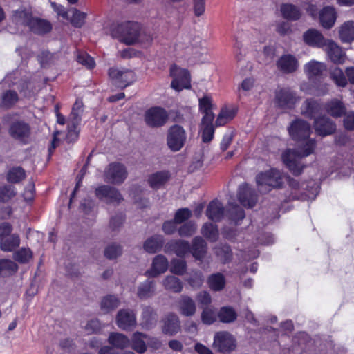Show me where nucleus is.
Listing matches in <instances>:
<instances>
[{
	"mask_svg": "<svg viewBox=\"0 0 354 354\" xmlns=\"http://www.w3.org/2000/svg\"><path fill=\"white\" fill-rule=\"evenodd\" d=\"M292 138L297 141L305 142L300 151L286 150L282 154V160L290 171L295 175L301 174L303 166L300 160L313 153L315 147V141L308 139L310 133V124L302 120H296L288 129Z\"/></svg>",
	"mask_w": 354,
	"mask_h": 354,
	"instance_id": "1",
	"label": "nucleus"
},
{
	"mask_svg": "<svg viewBox=\"0 0 354 354\" xmlns=\"http://www.w3.org/2000/svg\"><path fill=\"white\" fill-rule=\"evenodd\" d=\"M111 35L127 44L132 45L141 43L149 45L152 37L140 32V26L134 22L126 21L121 24L113 22L109 28Z\"/></svg>",
	"mask_w": 354,
	"mask_h": 354,
	"instance_id": "2",
	"label": "nucleus"
},
{
	"mask_svg": "<svg viewBox=\"0 0 354 354\" xmlns=\"http://www.w3.org/2000/svg\"><path fill=\"white\" fill-rule=\"evenodd\" d=\"M13 19L17 24H24L30 30L37 34H44L51 30L50 24L44 19L34 18L31 14L24 9L16 10L13 15Z\"/></svg>",
	"mask_w": 354,
	"mask_h": 354,
	"instance_id": "3",
	"label": "nucleus"
},
{
	"mask_svg": "<svg viewBox=\"0 0 354 354\" xmlns=\"http://www.w3.org/2000/svg\"><path fill=\"white\" fill-rule=\"evenodd\" d=\"M283 176L275 169L259 173L256 181L259 191L263 193L269 192L272 188L280 187L283 183Z\"/></svg>",
	"mask_w": 354,
	"mask_h": 354,
	"instance_id": "4",
	"label": "nucleus"
},
{
	"mask_svg": "<svg viewBox=\"0 0 354 354\" xmlns=\"http://www.w3.org/2000/svg\"><path fill=\"white\" fill-rule=\"evenodd\" d=\"M83 113V102L77 100L73 106L71 113L67 122L68 133L66 140L68 142H73L78 137V125L81 121Z\"/></svg>",
	"mask_w": 354,
	"mask_h": 354,
	"instance_id": "5",
	"label": "nucleus"
},
{
	"mask_svg": "<svg viewBox=\"0 0 354 354\" xmlns=\"http://www.w3.org/2000/svg\"><path fill=\"white\" fill-rule=\"evenodd\" d=\"M170 75L173 78L171 86L174 90L180 91L191 88L190 74L187 69L173 65L170 68Z\"/></svg>",
	"mask_w": 354,
	"mask_h": 354,
	"instance_id": "6",
	"label": "nucleus"
},
{
	"mask_svg": "<svg viewBox=\"0 0 354 354\" xmlns=\"http://www.w3.org/2000/svg\"><path fill=\"white\" fill-rule=\"evenodd\" d=\"M109 77L114 85L121 88L130 85L136 80L133 71L123 68H111L109 70Z\"/></svg>",
	"mask_w": 354,
	"mask_h": 354,
	"instance_id": "7",
	"label": "nucleus"
},
{
	"mask_svg": "<svg viewBox=\"0 0 354 354\" xmlns=\"http://www.w3.org/2000/svg\"><path fill=\"white\" fill-rule=\"evenodd\" d=\"M186 139V132L181 126L175 124L169 129L167 142L169 148L171 151H180L184 146Z\"/></svg>",
	"mask_w": 354,
	"mask_h": 354,
	"instance_id": "8",
	"label": "nucleus"
},
{
	"mask_svg": "<svg viewBox=\"0 0 354 354\" xmlns=\"http://www.w3.org/2000/svg\"><path fill=\"white\" fill-rule=\"evenodd\" d=\"M168 120V113L165 109L159 106L149 109L145 113L146 124L151 127L163 126Z\"/></svg>",
	"mask_w": 354,
	"mask_h": 354,
	"instance_id": "9",
	"label": "nucleus"
},
{
	"mask_svg": "<svg viewBox=\"0 0 354 354\" xmlns=\"http://www.w3.org/2000/svg\"><path fill=\"white\" fill-rule=\"evenodd\" d=\"M8 132L12 138L24 143L28 142L31 134L30 125L20 120L12 122L10 125Z\"/></svg>",
	"mask_w": 354,
	"mask_h": 354,
	"instance_id": "10",
	"label": "nucleus"
},
{
	"mask_svg": "<svg viewBox=\"0 0 354 354\" xmlns=\"http://www.w3.org/2000/svg\"><path fill=\"white\" fill-rule=\"evenodd\" d=\"M214 347L218 351L227 353L236 348V339L232 335L227 332H219L214 335Z\"/></svg>",
	"mask_w": 354,
	"mask_h": 354,
	"instance_id": "11",
	"label": "nucleus"
},
{
	"mask_svg": "<svg viewBox=\"0 0 354 354\" xmlns=\"http://www.w3.org/2000/svg\"><path fill=\"white\" fill-rule=\"evenodd\" d=\"M127 176V169L120 163L110 164L104 173L105 180L113 184L122 183Z\"/></svg>",
	"mask_w": 354,
	"mask_h": 354,
	"instance_id": "12",
	"label": "nucleus"
},
{
	"mask_svg": "<svg viewBox=\"0 0 354 354\" xmlns=\"http://www.w3.org/2000/svg\"><path fill=\"white\" fill-rule=\"evenodd\" d=\"M95 194L99 199L108 203H118L122 200L118 189L107 185H102L97 188Z\"/></svg>",
	"mask_w": 354,
	"mask_h": 354,
	"instance_id": "13",
	"label": "nucleus"
},
{
	"mask_svg": "<svg viewBox=\"0 0 354 354\" xmlns=\"http://www.w3.org/2000/svg\"><path fill=\"white\" fill-rule=\"evenodd\" d=\"M303 40L309 46L323 49L329 39H326L319 30L310 28L303 34Z\"/></svg>",
	"mask_w": 354,
	"mask_h": 354,
	"instance_id": "14",
	"label": "nucleus"
},
{
	"mask_svg": "<svg viewBox=\"0 0 354 354\" xmlns=\"http://www.w3.org/2000/svg\"><path fill=\"white\" fill-rule=\"evenodd\" d=\"M276 102L283 109H290L296 103L297 98L289 88H279L276 91Z\"/></svg>",
	"mask_w": 354,
	"mask_h": 354,
	"instance_id": "15",
	"label": "nucleus"
},
{
	"mask_svg": "<svg viewBox=\"0 0 354 354\" xmlns=\"http://www.w3.org/2000/svg\"><path fill=\"white\" fill-rule=\"evenodd\" d=\"M277 68L284 73L295 72L299 67L297 59L292 55H283L277 62Z\"/></svg>",
	"mask_w": 354,
	"mask_h": 354,
	"instance_id": "16",
	"label": "nucleus"
},
{
	"mask_svg": "<svg viewBox=\"0 0 354 354\" xmlns=\"http://www.w3.org/2000/svg\"><path fill=\"white\" fill-rule=\"evenodd\" d=\"M330 59L335 64H342L345 60V53L333 40L329 39L324 48Z\"/></svg>",
	"mask_w": 354,
	"mask_h": 354,
	"instance_id": "17",
	"label": "nucleus"
},
{
	"mask_svg": "<svg viewBox=\"0 0 354 354\" xmlns=\"http://www.w3.org/2000/svg\"><path fill=\"white\" fill-rule=\"evenodd\" d=\"M198 106L200 111L203 114V121H213L214 114L212 112L214 108L212 97L209 95H205L198 100Z\"/></svg>",
	"mask_w": 354,
	"mask_h": 354,
	"instance_id": "18",
	"label": "nucleus"
},
{
	"mask_svg": "<svg viewBox=\"0 0 354 354\" xmlns=\"http://www.w3.org/2000/svg\"><path fill=\"white\" fill-rule=\"evenodd\" d=\"M319 22L322 26L326 29L332 28L337 19L335 9L331 6L324 7L319 12Z\"/></svg>",
	"mask_w": 354,
	"mask_h": 354,
	"instance_id": "19",
	"label": "nucleus"
},
{
	"mask_svg": "<svg viewBox=\"0 0 354 354\" xmlns=\"http://www.w3.org/2000/svg\"><path fill=\"white\" fill-rule=\"evenodd\" d=\"M238 198L240 203L245 207H252L254 206L257 198L248 184H243L239 186Z\"/></svg>",
	"mask_w": 354,
	"mask_h": 354,
	"instance_id": "20",
	"label": "nucleus"
},
{
	"mask_svg": "<svg viewBox=\"0 0 354 354\" xmlns=\"http://www.w3.org/2000/svg\"><path fill=\"white\" fill-rule=\"evenodd\" d=\"M238 108L233 104L223 106L216 118V126H223L231 121L236 115Z\"/></svg>",
	"mask_w": 354,
	"mask_h": 354,
	"instance_id": "21",
	"label": "nucleus"
},
{
	"mask_svg": "<svg viewBox=\"0 0 354 354\" xmlns=\"http://www.w3.org/2000/svg\"><path fill=\"white\" fill-rule=\"evenodd\" d=\"M136 317L131 310H120L117 316V324L123 330H129L136 325Z\"/></svg>",
	"mask_w": 354,
	"mask_h": 354,
	"instance_id": "22",
	"label": "nucleus"
},
{
	"mask_svg": "<svg viewBox=\"0 0 354 354\" xmlns=\"http://www.w3.org/2000/svg\"><path fill=\"white\" fill-rule=\"evenodd\" d=\"M314 127L317 133L322 136L330 135L335 130V124L326 117L316 118Z\"/></svg>",
	"mask_w": 354,
	"mask_h": 354,
	"instance_id": "23",
	"label": "nucleus"
},
{
	"mask_svg": "<svg viewBox=\"0 0 354 354\" xmlns=\"http://www.w3.org/2000/svg\"><path fill=\"white\" fill-rule=\"evenodd\" d=\"M167 268V259L162 255H158L153 259L151 270L147 271L146 274L149 277H154L165 272Z\"/></svg>",
	"mask_w": 354,
	"mask_h": 354,
	"instance_id": "24",
	"label": "nucleus"
},
{
	"mask_svg": "<svg viewBox=\"0 0 354 354\" xmlns=\"http://www.w3.org/2000/svg\"><path fill=\"white\" fill-rule=\"evenodd\" d=\"M304 71L310 80L319 77L326 70V65L315 60H311L304 66Z\"/></svg>",
	"mask_w": 354,
	"mask_h": 354,
	"instance_id": "25",
	"label": "nucleus"
},
{
	"mask_svg": "<svg viewBox=\"0 0 354 354\" xmlns=\"http://www.w3.org/2000/svg\"><path fill=\"white\" fill-rule=\"evenodd\" d=\"M280 12L284 19L290 21H297L301 16L300 9L291 3H282L280 6Z\"/></svg>",
	"mask_w": 354,
	"mask_h": 354,
	"instance_id": "26",
	"label": "nucleus"
},
{
	"mask_svg": "<svg viewBox=\"0 0 354 354\" xmlns=\"http://www.w3.org/2000/svg\"><path fill=\"white\" fill-rule=\"evenodd\" d=\"M223 204L217 200L209 203L206 210L207 216L213 221H220L223 216Z\"/></svg>",
	"mask_w": 354,
	"mask_h": 354,
	"instance_id": "27",
	"label": "nucleus"
},
{
	"mask_svg": "<svg viewBox=\"0 0 354 354\" xmlns=\"http://www.w3.org/2000/svg\"><path fill=\"white\" fill-rule=\"evenodd\" d=\"M162 332L164 334L173 335L176 334L180 328L179 320L174 314H169L163 321Z\"/></svg>",
	"mask_w": 354,
	"mask_h": 354,
	"instance_id": "28",
	"label": "nucleus"
},
{
	"mask_svg": "<svg viewBox=\"0 0 354 354\" xmlns=\"http://www.w3.org/2000/svg\"><path fill=\"white\" fill-rule=\"evenodd\" d=\"M339 36L344 43H351L354 40V21L344 22L339 29Z\"/></svg>",
	"mask_w": 354,
	"mask_h": 354,
	"instance_id": "29",
	"label": "nucleus"
},
{
	"mask_svg": "<svg viewBox=\"0 0 354 354\" xmlns=\"http://www.w3.org/2000/svg\"><path fill=\"white\" fill-rule=\"evenodd\" d=\"M326 112L335 118L341 117L345 112L346 108L341 100L333 99L328 102L325 106Z\"/></svg>",
	"mask_w": 354,
	"mask_h": 354,
	"instance_id": "30",
	"label": "nucleus"
},
{
	"mask_svg": "<svg viewBox=\"0 0 354 354\" xmlns=\"http://www.w3.org/2000/svg\"><path fill=\"white\" fill-rule=\"evenodd\" d=\"M169 178L168 171H162L153 174L149 177L148 182L153 189H158L164 185Z\"/></svg>",
	"mask_w": 354,
	"mask_h": 354,
	"instance_id": "31",
	"label": "nucleus"
},
{
	"mask_svg": "<svg viewBox=\"0 0 354 354\" xmlns=\"http://www.w3.org/2000/svg\"><path fill=\"white\" fill-rule=\"evenodd\" d=\"M20 244L19 235L9 234L0 241V248L4 252H11Z\"/></svg>",
	"mask_w": 354,
	"mask_h": 354,
	"instance_id": "32",
	"label": "nucleus"
},
{
	"mask_svg": "<svg viewBox=\"0 0 354 354\" xmlns=\"http://www.w3.org/2000/svg\"><path fill=\"white\" fill-rule=\"evenodd\" d=\"M180 313L185 316H192L196 312V305L192 299L183 297L180 301Z\"/></svg>",
	"mask_w": 354,
	"mask_h": 354,
	"instance_id": "33",
	"label": "nucleus"
},
{
	"mask_svg": "<svg viewBox=\"0 0 354 354\" xmlns=\"http://www.w3.org/2000/svg\"><path fill=\"white\" fill-rule=\"evenodd\" d=\"M206 252V243L201 237H196L193 240L192 253L197 259H201Z\"/></svg>",
	"mask_w": 354,
	"mask_h": 354,
	"instance_id": "34",
	"label": "nucleus"
},
{
	"mask_svg": "<svg viewBox=\"0 0 354 354\" xmlns=\"http://www.w3.org/2000/svg\"><path fill=\"white\" fill-rule=\"evenodd\" d=\"M163 239L161 236H156L147 239L144 243V249L149 253H156L162 247Z\"/></svg>",
	"mask_w": 354,
	"mask_h": 354,
	"instance_id": "35",
	"label": "nucleus"
},
{
	"mask_svg": "<svg viewBox=\"0 0 354 354\" xmlns=\"http://www.w3.org/2000/svg\"><path fill=\"white\" fill-rule=\"evenodd\" d=\"M320 105L314 100H306L302 108L301 113L307 117L313 118L319 111Z\"/></svg>",
	"mask_w": 354,
	"mask_h": 354,
	"instance_id": "36",
	"label": "nucleus"
},
{
	"mask_svg": "<svg viewBox=\"0 0 354 354\" xmlns=\"http://www.w3.org/2000/svg\"><path fill=\"white\" fill-rule=\"evenodd\" d=\"M209 288L214 291L222 290L225 284V279L222 274L217 273L211 275L207 280Z\"/></svg>",
	"mask_w": 354,
	"mask_h": 354,
	"instance_id": "37",
	"label": "nucleus"
},
{
	"mask_svg": "<svg viewBox=\"0 0 354 354\" xmlns=\"http://www.w3.org/2000/svg\"><path fill=\"white\" fill-rule=\"evenodd\" d=\"M18 267L17 264L9 259L0 260V275L9 276L17 272Z\"/></svg>",
	"mask_w": 354,
	"mask_h": 354,
	"instance_id": "38",
	"label": "nucleus"
},
{
	"mask_svg": "<svg viewBox=\"0 0 354 354\" xmlns=\"http://www.w3.org/2000/svg\"><path fill=\"white\" fill-rule=\"evenodd\" d=\"M301 89L304 92L310 95H325L328 91V85L326 84H316L313 88H310L308 87V85L307 83H303L301 85Z\"/></svg>",
	"mask_w": 354,
	"mask_h": 354,
	"instance_id": "39",
	"label": "nucleus"
},
{
	"mask_svg": "<svg viewBox=\"0 0 354 354\" xmlns=\"http://www.w3.org/2000/svg\"><path fill=\"white\" fill-rule=\"evenodd\" d=\"M109 343L116 348H123L129 346L128 338L120 333H111L109 337Z\"/></svg>",
	"mask_w": 354,
	"mask_h": 354,
	"instance_id": "40",
	"label": "nucleus"
},
{
	"mask_svg": "<svg viewBox=\"0 0 354 354\" xmlns=\"http://www.w3.org/2000/svg\"><path fill=\"white\" fill-rule=\"evenodd\" d=\"M86 14L75 8L70 9L69 18L71 23L75 27H81L84 24Z\"/></svg>",
	"mask_w": 354,
	"mask_h": 354,
	"instance_id": "41",
	"label": "nucleus"
},
{
	"mask_svg": "<svg viewBox=\"0 0 354 354\" xmlns=\"http://www.w3.org/2000/svg\"><path fill=\"white\" fill-rule=\"evenodd\" d=\"M213 121L202 120V140L204 142H209L214 138V128Z\"/></svg>",
	"mask_w": 354,
	"mask_h": 354,
	"instance_id": "42",
	"label": "nucleus"
},
{
	"mask_svg": "<svg viewBox=\"0 0 354 354\" xmlns=\"http://www.w3.org/2000/svg\"><path fill=\"white\" fill-rule=\"evenodd\" d=\"M163 286L167 290L174 292H179L182 290L183 286L180 280L174 276H169L163 281Z\"/></svg>",
	"mask_w": 354,
	"mask_h": 354,
	"instance_id": "43",
	"label": "nucleus"
},
{
	"mask_svg": "<svg viewBox=\"0 0 354 354\" xmlns=\"http://www.w3.org/2000/svg\"><path fill=\"white\" fill-rule=\"evenodd\" d=\"M220 321L224 323L234 322L236 318L235 310L231 307H223L218 315Z\"/></svg>",
	"mask_w": 354,
	"mask_h": 354,
	"instance_id": "44",
	"label": "nucleus"
},
{
	"mask_svg": "<svg viewBox=\"0 0 354 354\" xmlns=\"http://www.w3.org/2000/svg\"><path fill=\"white\" fill-rule=\"evenodd\" d=\"M146 338L142 333H136L133 334L132 340V348L138 353H142L146 349L147 346L144 339Z\"/></svg>",
	"mask_w": 354,
	"mask_h": 354,
	"instance_id": "45",
	"label": "nucleus"
},
{
	"mask_svg": "<svg viewBox=\"0 0 354 354\" xmlns=\"http://www.w3.org/2000/svg\"><path fill=\"white\" fill-rule=\"evenodd\" d=\"M203 235L212 241L217 239L218 232L217 227L212 223H205L202 227Z\"/></svg>",
	"mask_w": 354,
	"mask_h": 354,
	"instance_id": "46",
	"label": "nucleus"
},
{
	"mask_svg": "<svg viewBox=\"0 0 354 354\" xmlns=\"http://www.w3.org/2000/svg\"><path fill=\"white\" fill-rule=\"evenodd\" d=\"M154 293V285L152 281H147L142 284L138 290V295L141 299L148 298Z\"/></svg>",
	"mask_w": 354,
	"mask_h": 354,
	"instance_id": "47",
	"label": "nucleus"
},
{
	"mask_svg": "<svg viewBox=\"0 0 354 354\" xmlns=\"http://www.w3.org/2000/svg\"><path fill=\"white\" fill-rule=\"evenodd\" d=\"M142 326L145 328H150L156 320V315L150 307H146L142 312Z\"/></svg>",
	"mask_w": 354,
	"mask_h": 354,
	"instance_id": "48",
	"label": "nucleus"
},
{
	"mask_svg": "<svg viewBox=\"0 0 354 354\" xmlns=\"http://www.w3.org/2000/svg\"><path fill=\"white\" fill-rule=\"evenodd\" d=\"M172 250L178 257L185 256L189 251V244L185 241H175L171 244Z\"/></svg>",
	"mask_w": 354,
	"mask_h": 354,
	"instance_id": "49",
	"label": "nucleus"
},
{
	"mask_svg": "<svg viewBox=\"0 0 354 354\" xmlns=\"http://www.w3.org/2000/svg\"><path fill=\"white\" fill-rule=\"evenodd\" d=\"M25 178V171L21 167H14L9 170L7 179L10 183H18Z\"/></svg>",
	"mask_w": 354,
	"mask_h": 354,
	"instance_id": "50",
	"label": "nucleus"
},
{
	"mask_svg": "<svg viewBox=\"0 0 354 354\" xmlns=\"http://www.w3.org/2000/svg\"><path fill=\"white\" fill-rule=\"evenodd\" d=\"M32 257V253L28 248H21L14 254V259L21 263L28 262Z\"/></svg>",
	"mask_w": 354,
	"mask_h": 354,
	"instance_id": "51",
	"label": "nucleus"
},
{
	"mask_svg": "<svg viewBox=\"0 0 354 354\" xmlns=\"http://www.w3.org/2000/svg\"><path fill=\"white\" fill-rule=\"evenodd\" d=\"M330 75L338 86L344 87L346 85V79L340 68L337 67L333 68L330 72Z\"/></svg>",
	"mask_w": 354,
	"mask_h": 354,
	"instance_id": "52",
	"label": "nucleus"
},
{
	"mask_svg": "<svg viewBox=\"0 0 354 354\" xmlns=\"http://www.w3.org/2000/svg\"><path fill=\"white\" fill-rule=\"evenodd\" d=\"M201 320L203 324L210 325L216 320V315L214 310L205 307L201 313Z\"/></svg>",
	"mask_w": 354,
	"mask_h": 354,
	"instance_id": "53",
	"label": "nucleus"
},
{
	"mask_svg": "<svg viewBox=\"0 0 354 354\" xmlns=\"http://www.w3.org/2000/svg\"><path fill=\"white\" fill-rule=\"evenodd\" d=\"M77 62L87 67L88 68H93L95 66V63L93 57L85 52H80L77 56Z\"/></svg>",
	"mask_w": 354,
	"mask_h": 354,
	"instance_id": "54",
	"label": "nucleus"
},
{
	"mask_svg": "<svg viewBox=\"0 0 354 354\" xmlns=\"http://www.w3.org/2000/svg\"><path fill=\"white\" fill-rule=\"evenodd\" d=\"M119 305V301L115 296H107L102 301V308L105 310H109L115 308Z\"/></svg>",
	"mask_w": 354,
	"mask_h": 354,
	"instance_id": "55",
	"label": "nucleus"
},
{
	"mask_svg": "<svg viewBox=\"0 0 354 354\" xmlns=\"http://www.w3.org/2000/svg\"><path fill=\"white\" fill-rule=\"evenodd\" d=\"M15 194L16 191L13 186H5L0 189V201L7 202Z\"/></svg>",
	"mask_w": 354,
	"mask_h": 354,
	"instance_id": "56",
	"label": "nucleus"
},
{
	"mask_svg": "<svg viewBox=\"0 0 354 354\" xmlns=\"http://www.w3.org/2000/svg\"><path fill=\"white\" fill-rule=\"evenodd\" d=\"M18 100L17 93L15 91H7L2 96L1 104L3 106L9 107L14 104Z\"/></svg>",
	"mask_w": 354,
	"mask_h": 354,
	"instance_id": "57",
	"label": "nucleus"
},
{
	"mask_svg": "<svg viewBox=\"0 0 354 354\" xmlns=\"http://www.w3.org/2000/svg\"><path fill=\"white\" fill-rule=\"evenodd\" d=\"M186 264L183 260H173L171 262L170 271L176 274H183L185 272Z\"/></svg>",
	"mask_w": 354,
	"mask_h": 354,
	"instance_id": "58",
	"label": "nucleus"
},
{
	"mask_svg": "<svg viewBox=\"0 0 354 354\" xmlns=\"http://www.w3.org/2000/svg\"><path fill=\"white\" fill-rule=\"evenodd\" d=\"M196 230V226L193 223H188L180 227L178 230V234L181 236H192Z\"/></svg>",
	"mask_w": 354,
	"mask_h": 354,
	"instance_id": "59",
	"label": "nucleus"
},
{
	"mask_svg": "<svg viewBox=\"0 0 354 354\" xmlns=\"http://www.w3.org/2000/svg\"><path fill=\"white\" fill-rule=\"evenodd\" d=\"M121 252H122V250H121L120 247L117 245L113 244V245H109L106 248L104 254H105L106 257H107L108 259H115L117 257H118L119 255H120Z\"/></svg>",
	"mask_w": 354,
	"mask_h": 354,
	"instance_id": "60",
	"label": "nucleus"
},
{
	"mask_svg": "<svg viewBox=\"0 0 354 354\" xmlns=\"http://www.w3.org/2000/svg\"><path fill=\"white\" fill-rule=\"evenodd\" d=\"M216 254L224 263L230 260L232 256L231 250L227 245H222L221 248H216Z\"/></svg>",
	"mask_w": 354,
	"mask_h": 354,
	"instance_id": "61",
	"label": "nucleus"
},
{
	"mask_svg": "<svg viewBox=\"0 0 354 354\" xmlns=\"http://www.w3.org/2000/svg\"><path fill=\"white\" fill-rule=\"evenodd\" d=\"M192 212L188 208H182L176 212L174 219L176 223H181L190 218Z\"/></svg>",
	"mask_w": 354,
	"mask_h": 354,
	"instance_id": "62",
	"label": "nucleus"
},
{
	"mask_svg": "<svg viewBox=\"0 0 354 354\" xmlns=\"http://www.w3.org/2000/svg\"><path fill=\"white\" fill-rule=\"evenodd\" d=\"M231 219L235 223H237L239 220H241L245 217L244 211L239 207L232 206L230 210Z\"/></svg>",
	"mask_w": 354,
	"mask_h": 354,
	"instance_id": "63",
	"label": "nucleus"
},
{
	"mask_svg": "<svg viewBox=\"0 0 354 354\" xmlns=\"http://www.w3.org/2000/svg\"><path fill=\"white\" fill-rule=\"evenodd\" d=\"M254 85V80L252 77H247L242 81L240 86L238 87L239 92H247L250 91Z\"/></svg>",
	"mask_w": 354,
	"mask_h": 354,
	"instance_id": "64",
	"label": "nucleus"
}]
</instances>
